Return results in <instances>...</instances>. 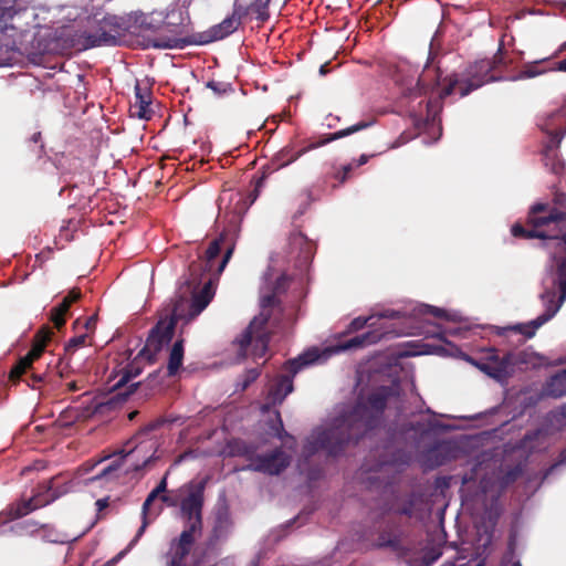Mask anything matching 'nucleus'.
Here are the masks:
<instances>
[{"instance_id": "1", "label": "nucleus", "mask_w": 566, "mask_h": 566, "mask_svg": "<svg viewBox=\"0 0 566 566\" xmlns=\"http://www.w3.org/2000/svg\"><path fill=\"white\" fill-rule=\"evenodd\" d=\"M395 395L390 386H380L367 396L358 395L348 410L337 416L329 428L314 432L306 441V458L324 450L338 457L348 447L356 446L368 432L380 426L389 398Z\"/></svg>"}, {"instance_id": "2", "label": "nucleus", "mask_w": 566, "mask_h": 566, "mask_svg": "<svg viewBox=\"0 0 566 566\" xmlns=\"http://www.w3.org/2000/svg\"><path fill=\"white\" fill-rule=\"evenodd\" d=\"M511 234L516 239H539V247L553 255L566 253V193L553 188L552 202H536L524 222H515Z\"/></svg>"}, {"instance_id": "3", "label": "nucleus", "mask_w": 566, "mask_h": 566, "mask_svg": "<svg viewBox=\"0 0 566 566\" xmlns=\"http://www.w3.org/2000/svg\"><path fill=\"white\" fill-rule=\"evenodd\" d=\"M218 277L216 269L203 262L201 256L192 261L188 266L187 275H185L186 291L181 292L174 302L169 319H174L176 323L179 318L186 316L192 318L199 315L212 301L213 285Z\"/></svg>"}, {"instance_id": "4", "label": "nucleus", "mask_w": 566, "mask_h": 566, "mask_svg": "<svg viewBox=\"0 0 566 566\" xmlns=\"http://www.w3.org/2000/svg\"><path fill=\"white\" fill-rule=\"evenodd\" d=\"M52 336L53 332L49 326H42L35 333L30 350L20 357L9 371L8 380L11 385L24 382L32 389H41L52 381L51 373L40 371L39 367H34V363L40 359Z\"/></svg>"}, {"instance_id": "5", "label": "nucleus", "mask_w": 566, "mask_h": 566, "mask_svg": "<svg viewBox=\"0 0 566 566\" xmlns=\"http://www.w3.org/2000/svg\"><path fill=\"white\" fill-rule=\"evenodd\" d=\"M467 360L488 376L496 380H503L512 375L513 366L532 365L535 367L541 364L542 357L526 350L520 352L518 354L506 352L501 357L499 350L491 347L483 349L482 356L479 359L467 356Z\"/></svg>"}, {"instance_id": "6", "label": "nucleus", "mask_w": 566, "mask_h": 566, "mask_svg": "<svg viewBox=\"0 0 566 566\" xmlns=\"http://www.w3.org/2000/svg\"><path fill=\"white\" fill-rule=\"evenodd\" d=\"M175 333L174 319L159 321L149 332L145 346L139 350L136 357L126 366L124 375L118 385L125 384L139 376L144 364H154L157 360L158 353L165 345L170 343Z\"/></svg>"}, {"instance_id": "7", "label": "nucleus", "mask_w": 566, "mask_h": 566, "mask_svg": "<svg viewBox=\"0 0 566 566\" xmlns=\"http://www.w3.org/2000/svg\"><path fill=\"white\" fill-rule=\"evenodd\" d=\"M208 480L203 478L200 481H190L180 488L179 517L184 524L182 531L202 535V511Z\"/></svg>"}, {"instance_id": "8", "label": "nucleus", "mask_w": 566, "mask_h": 566, "mask_svg": "<svg viewBox=\"0 0 566 566\" xmlns=\"http://www.w3.org/2000/svg\"><path fill=\"white\" fill-rule=\"evenodd\" d=\"M417 499L410 495L403 503L394 507L385 521L374 546L388 548L395 553H402L405 549L403 537L406 535L402 517L411 518L416 514Z\"/></svg>"}, {"instance_id": "9", "label": "nucleus", "mask_w": 566, "mask_h": 566, "mask_svg": "<svg viewBox=\"0 0 566 566\" xmlns=\"http://www.w3.org/2000/svg\"><path fill=\"white\" fill-rule=\"evenodd\" d=\"M321 359H326L324 353L317 348H311L296 358L289 359L283 368L286 374L279 375L270 386L266 397V407L281 405L289 394L294 389L293 378L303 368L314 365Z\"/></svg>"}, {"instance_id": "10", "label": "nucleus", "mask_w": 566, "mask_h": 566, "mask_svg": "<svg viewBox=\"0 0 566 566\" xmlns=\"http://www.w3.org/2000/svg\"><path fill=\"white\" fill-rule=\"evenodd\" d=\"M465 78L460 81L457 75H452L444 81L448 83L438 93L440 98L451 95L458 87L461 97L469 95L472 91L480 88L486 83L501 80L495 73L490 71L488 61L478 60L469 64L464 71Z\"/></svg>"}, {"instance_id": "11", "label": "nucleus", "mask_w": 566, "mask_h": 566, "mask_svg": "<svg viewBox=\"0 0 566 566\" xmlns=\"http://www.w3.org/2000/svg\"><path fill=\"white\" fill-rule=\"evenodd\" d=\"M270 319L268 313H260L234 340V344L238 345L239 357L245 358L251 355L254 358H261L265 355L271 338L266 328Z\"/></svg>"}, {"instance_id": "12", "label": "nucleus", "mask_w": 566, "mask_h": 566, "mask_svg": "<svg viewBox=\"0 0 566 566\" xmlns=\"http://www.w3.org/2000/svg\"><path fill=\"white\" fill-rule=\"evenodd\" d=\"M238 231L237 227L232 224L224 229L218 238L209 243L205 256H201L203 262L216 269V275H220L230 261L235 249Z\"/></svg>"}, {"instance_id": "13", "label": "nucleus", "mask_w": 566, "mask_h": 566, "mask_svg": "<svg viewBox=\"0 0 566 566\" xmlns=\"http://www.w3.org/2000/svg\"><path fill=\"white\" fill-rule=\"evenodd\" d=\"M126 32V23L117 15H105L97 21L95 30L84 31L86 48L117 44Z\"/></svg>"}, {"instance_id": "14", "label": "nucleus", "mask_w": 566, "mask_h": 566, "mask_svg": "<svg viewBox=\"0 0 566 566\" xmlns=\"http://www.w3.org/2000/svg\"><path fill=\"white\" fill-rule=\"evenodd\" d=\"M371 125H373L371 122L361 120V122H359L355 125H352L347 128L340 129V130L332 133V134H327L323 139L316 142V143H313L308 147L302 148L300 150H294L292 147H285L282 150H280L277 154L274 155L271 164L275 170L286 167L287 165H290L293 161H295L296 159H298L307 150H311V149L324 146L331 142L344 138L354 133L366 129Z\"/></svg>"}, {"instance_id": "15", "label": "nucleus", "mask_w": 566, "mask_h": 566, "mask_svg": "<svg viewBox=\"0 0 566 566\" xmlns=\"http://www.w3.org/2000/svg\"><path fill=\"white\" fill-rule=\"evenodd\" d=\"M541 301L545 307V312L543 314L526 324H517L510 327V329L524 335L526 338H532L541 326L546 324L556 315L564 303L554 287L546 289L541 294Z\"/></svg>"}, {"instance_id": "16", "label": "nucleus", "mask_w": 566, "mask_h": 566, "mask_svg": "<svg viewBox=\"0 0 566 566\" xmlns=\"http://www.w3.org/2000/svg\"><path fill=\"white\" fill-rule=\"evenodd\" d=\"M291 464V455L282 448H275L270 453L258 454L252 461L242 468L244 471H253L266 475H279Z\"/></svg>"}, {"instance_id": "17", "label": "nucleus", "mask_w": 566, "mask_h": 566, "mask_svg": "<svg viewBox=\"0 0 566 566\" xmlns=\"http://www.w3.org/2000/svg\"><path fill=\"white\" fill-rule=\"evenodd\" d=\"M76 399H83L80 406H70L60 413L57 422L62 428H70L76 422L85 421L103 408V403L97 402L90 392H85Z\"/></svg>"}, {"instance_id": "18", "label": "nucleus", "mask_w": 566, "mask_h": 566, "mask_svg": "<svg viewBox=\"0 0 566 566\" xmlns=\"http://www.w3.org/2000/svg\"><path fill=\"white\" fill-rule=\"evenodd\" d=\"M290 254L295 258L296 266L307 268L316 252V245L300 231L292 232L289 238Z\"/></svg>"}, {"instance_id": "19", "label": "nucleus", "mask_w": 566, "mask_h": 566, "mask_svg": "<svg viewBox=\"0 0 566 566\" xmlns=\"http://www.w3.org/2000/svg\"><path fill=\"white\" fill-rule=\"evenodd\" d=\"M492 551V537L486 535L479 539L476 547L468 554L459 555L453 562H447L441 566H485Z\"/></svg>"}, {"instance_id": "20", "label": "nucleus", "mask_w": 566, "mask_h": 566, "mask_svg": "<svg viewBox=\"0 0 566 566\" xmlns=\"http://www.w3.org/2000/svg\"><path fill=\"white\" fill-rule=\"evenodd\" d=\"M200 536V534L182 531L179 537L174 538L170 543L168 566H186L185 559L191 552L196 539Z\"/></svg>"}, {"instance_id": "21", "label": "nucleus", "mask_w": 566, "mask_h": 566, "mask_svg": "<svg viewBox=\"0 0 566 566\" xmlns=\"http://www.w3.org/2000/svg\"><path fill=\"white\" fill-rule=\"evenodd\" d=\"M52 486L48 483L38 486L36 492L28 501L21 503L12 514V518L22 517L30 512L43 507L56 499V495L51 493Z\"/></svg>"}, {"instance_id": "22", "label": "nucleus", "mask_w": 566, "mask_h": 566, "mask_svg": "<svg viewBox=\"0 0 566 566\" xmlns=\"http://www.w3.org/2000/svg\"><path fill=\"white\" fill-rule=\"evenodd\" d=\"M290 286V277L285 274L280 275L271 290V293L262 294L260 305L261 313H268L270 316L274 310L281 311L280 295L285 293Z\"/></svg>"}, {"instance_id": "23", "label": "nucleus", "mask_w": 566, "mask_h": 566, "mask_svg": "<svg viewBox=\"0 0 566 566\" xmlns=\"http://www.w3.org/2000/svg\"><path fill=\"white\" fill-rule=\"evenodd\" d=\"M81 298V290L78 287H73L67 295L63 297L61 303L51 308L49 318L55 328L61 329L65 325L70 307Z\"/></svg>"}, {"instance_id": "24", "label": "nucleus", "mask_w": 566, "mask_h": 566, "mask_svg": "<svg viewBox=\"0 0 566 566\" xmlns=\"http://www.w3.org/2000/svg\"><path fill=\"white\" fill-rule=\"evenodd\" d=\"M151 105V92L147 87H142L137 82L135 85V97L134 102L130 103L132 116H136L140 119H150L154 111Z\"/></svg>"}, {"instance_id": "25", "label": "nucleus", "mask_w": 566, "mask_h": 566, "mask_svg": "<svg viewBox=\"0 0 566 566\" xmlns=\"http://www.w3.org/2000/svg\"><path fill=\"white\" fill-rule=\"evenodd\" d=\"M259 446L253 442H248L241 438H232L227 441L224 452L229 457H242L252 463L256 457Z\"/></svg>"}, {"instance_id": "26", "label": "nucleus", "mask_w": 566, "mask_h": 566, "mask_svg": "<svg viewBox=\"0 0 566 566\" xmlns=\"http://www.w3.org/2000/svg\"><path fill=\"white\" fill-rule=\"evenodd\" d=\"M241 23V17L238 14L234 9L233 13L230 17H227L219 24L213 25L207 33V39L205 42H212L217 40H222L228 35L232 34Z\"/></svg>"}, {"instance_id": "27", "label": "nucleus", "mask_w": 566, "mask_h": 566, "mask_svg": "<svg viewBox=\"0 0 566 566\" xmlns=\"http://www.w3.org/2000/svg\"><path fill=\"white\" fill-rule=\"evenodd\" d=\"M232 527V520L229 507L223 505L217 509L211 531V539L219 541L226 537Z\"/></svg>"}, {"instance_id": "28", "label": "nucleus", "mask_w": 566, "mask_h": 566, "mask_svg": "<svg viewBox=\"0 0 566 566\" xmlns=\"http://www.w3.org/2000/svg\"><path fill=\"white\" fill-rule=\"evenodd\" d=\"M22 11L21 8L15 7V0H1L0 1V33L7 31H15L18 27L13 23H8L14 19Z\"/></svg>"}, {"instance_id": "29", "label": "nucleus", "mask_w": 566, "mask_h": 566, "mask_svg": "<svg viewBox=\"0 0 566 566\" xmlns=\"http://www.w3.org/2000/svg\"><path fill=\"white\" fill-rule=\"evenodd\" d=\"M543 394L552 398L566 396V368L557 371L546 380Z\"/></svg>"}, {"instance_id": "30", "label": "nucleus", "mask_w": 566, "mask_h": 566, "mask_svg": "<svg viewBox=\"0 0 566 566\" xmlns=\"http://www.w3.org/2000/svg\"><path fill=\"white\" fill-rule=\"evenodd\" d=\"M381 338L378 332H367L361 335H357L350 339L342 342L337 345L338 350H349L355 348H361L367 345L376 344Z\"/></svg>"}, {"instance_id": "31", "label": "nucleus", "mask_w": 566, "mask_h": 566, "mask_svg": "<svg viewBox=\"0 0 566 566\" xmlns=\"http://www.w3.org/2000/svg\"><path fill=\"white\" fill-rule=\"evenodd\" d=\"M184 339H177L174 343L168 357L167 375L169 377H174L179 373L184 361Z\"/></svg>"}, {"instance_id": "32", "label": "nucleus", "mask_w": 566, "mask_h": 566, "mask_svg": "<svg viewBox=\"0 0 566 566\" xmlns=\"http://www.w3.org/2000/svg\"><path fill=\"white\" fill-rule=\"evenodd\" d=\"M440 70L427 69L422 72L417 81L418 91L420 94H427L429 91H433L440 86Z\"/></svg>"}, {"instance_id": "33", "label": "nucleus", "mask_w": 566, "mask_h": 566, "mask_svg": "<svg viewBox=\"0 0 566 566\" xmlns=\"http://www.w3.org/2000/svg\"><path fill=\"white\" fill-rule=\"evenodd\" d=\"M189 42L185 39L177 36L158 35L154 39H148L146 48L154 49H182Z\"/></svg>"}, {"instance_id": "34", "label": "nucleus", "mask_w": 566, "mask_h": 566, "mask_svg": "<svg viewBox=\"0 0 566 566\" xmlns=\"http://www.w3.org/2000/svg\"><path fill=\"white\" fill-rule=\"evenodd\" d=\"M88 337V334H81L77 336L72 337L69 339V342L65 344L64 347V357L59 359V365L56 366L57 373L61 378L64 377V371L60 367L64 359L70 360L72 355L80 348L86 345V339Z\"/></svg>"}, {"instance_id": "35", "label": "nucleus", "mask_w": 566, "mask_h": 566, "mask_svg": "<svg viewBox=\"0 0 566 566\" xmlns=\"http://www.w3.org/2000/svg\"><path fill=\"white\" fill-rule=\"evenodd\" d=\"M160 496V494L154 489L146 497L145 502L143 503V509H142V513H143V523H142V526L139 527V530L137 531V534L135 536V539L134 542L138 541L140 538V536L144 534L147 525H148V521H147V514L149 512V509H150V505L153 504V502L158 497Z\"/></svg>"}, {"instance_id": "36", "label": "nucleus", "mask_w": 566, "mask_h": 566, "mask_svg": "<svg viewBox=\"0 0 566 566\" xmlns=\"http://www.w3.org/2000/svg\"><path fill=\"white\" fill-rule=\"evenodd\" d=\"M133 452L134 450H130L127 453L123 454L118 460H115L107 467L103 468L101 472L97 473L95 476L91 478L90 481H97L104 478H108L113 472L117 471L122 467L124 458L130 455Z\"/></svg>"}, {"instance_id": "37", "label": "nucleus", "mask_w": 566, "mask_h": 566, "mask_svg": "<svg viewBox=\"0 0 566 566\" xmlns=\"http://www.w3.org/2000/svg\"><path fill=\"white\" fill-rule=\"evenodd\" d=\"M504 54V44L503 41H501L496 53L491 59H483V61H488L490 63L491 72L495 73L497 70L506 66Z\"/></svg>"}, {"instance_id": "38", "label": "nucleus", "mask_w": 566, "mask_h": 566, "mask_svg": "<svg viewBox=\"0 0 566 566\" xmlns=\"http://www.w3.org/2000/svg\"><path fill=\"white\" fill-rule=\"evenodd\" d=\"M538 62L534 63H527L523 66L518 74V78H532L535 77L542 73H544V70H539L537 66Z\"/></svg>"}, {"instance_id": "39", "label": "nucleus", "mask_w": 566, "mask_h": 566, "mask_svg": "<svg viewBox=\"0 0 566 566\" xmlns=\"http://www.w3.org/2000/svg\"><path fill=\"white\" fill-rule=\"evenodd\" d=\"M269 0H255L251 4V10L258 13V19L265 21L269 18L266 12Z\"/></svg>"}, {"instance_id": "40", "label": "nucleus", "mask_w": 566, "mask_h": 566, "mask_svg": "<svg viewBox=\"0 0 566 566\" xmlns=\"http://www.w3.org/2000/svg\"><path fill=\"white\" fill-rule=\"evenodd\" d=\"M551 258L556 261V274L557 279L566 277V253L559 255H553L548 250H546Z\"/></svg>"}, {"instance_id": "41", "label": "nucleus", "mask_w": 566, "mask_h": 566, "mask_svg": "<svg viewBox=\"0 0 566 566\" xmlns=\"http://www.w3.org/2000/svg\"><path fill=\"white\" fill-rule=\"evenodd\" d=\"M501 566H522L520 560L515 559L514 544L509 545L507 552L503 555Z\"/></svg>"}, {"instance_id": "42", "label": "nucleus", "mask_w": 566, "mask_h": 566, "mask_svg": "<svg viewBox=\"0 0 566 566\" xmlns=\"http://www.w3.org/2000/svg\"><path fill=\"white\" fill-rule=\"evenodd\" d=\"M180 497H181V493H180V488H179L177 491H170V492L163 494L160 496V500L170 507H174V506L179 507Z\"/></svg>"}, {"instance_id": "43", "label": "nucleus", "mask_w": 566, "mask_h": 566, "mask_svg": "<svg viewBox=\"0 0 566 566\" xmlns=\"http://www.w3.org/2000/svg\"><path fill=\"white\" fill-rule=\"evenodd\" d=\"M440 555L441 553L434 549L424 551L421 556V562L412 566H430L440 557Z\"/></svg>"}, {"instance_id": "44", "label": "nucleus", "mask_w": 566, "mask_h": 566, "mask_svg": "<svg viewBox=\"0 0 566 566\" xmlns=\"http://www.w3.org/2000/svg\"><path fill=\"white\" fill-rule=\"evenodd\" d=\"M522 475V469L520 467H514L507 470L502 476L503 484L507 485L515 482Z\"/></svg>"}, {"instance_id": "45", "label": "nucleus", "mask_w": 566, "mask_h": 566, "mask_svg": "<svg viewBox=\"0 0 566 566\" xmlns=\"http://www.w3.org/2000/svg\"><path fill=\"white\" fill-rule=\"evenodd\" d=\"M353 169L354 164L345 165L334 174V178L337 179L340 184H344L348 179L349 174L353 171Z\"/></svg>"}, {"instance_id": "46", "label": "nucleus", "mask_w": 566, "mask_h": 566, "mask_svg": "<svg viewBox=\"0 0 566 566\" xmlns=\"http://www.w3.org/2000/svg\"><path fill=\"white\" fill-rule=\"evenodd\" d=\"M253 202L251 200L250 205ZM249 203L245 198L240 197L234 206V214L233 219H241L242 213L248 209Z\"/></svg>"}, {"instance_id": "47", "label": "nucleus", "mask_w": 566, "mask_h": 566, "mask_svg": "<svg viewBox=\"0 0 566 566\" xmlns=\"http://www.w3.org/2000/svg\"><path fill=\"white\" fill-rule=\"evenodd\" d=\"M368 321H369V317L359 316V317L354 318L348 326L349 332H357V331L364 328L367 325Z\"/></svg>"}, {"instance_id": "48", "label": "nucleus", "mask_w": 566, "mask_h": 566, "mask_svg": "<svg viewBox=\"0 0 566 566\" xmlns=\"http://www.w3.org/2000/svg\"><path fill=\"white\" fill-rule=\"evenodd\" d=\"M207 87L212 90L217 95H221L228 91V85L216 81H209Z\"/></svg>"}, {"instance_id": "49", "label": "nucleus", "mask_w": 566, "mask_h": 566, "mask_svg": "<svg viewBox=\"0 0 566 566\" xmlns=\"http://www.w3.org/2000/svg\"><path fill=\"white\" fill-rule=\"evenodd\" d=\"M547 130V134H549L551 138H552V142L555 143V144H559L563 139V137L566 135V127L565 128H560V129H552V130Z\"/></svg>"}, {"instance_id": "50", "label": "nucleus", "mask_w": 566, "mask_h": 566, "mask_svg": "<svg viewBox=\"0 0 566 566\" xmlns=\"http://www.w3.org/2000/svg\"><path fill=\"white\" fill-rule=\"evenodd\" d=\"M542 436V430L536 429L533 431H527L522 440L524 447H528V442L537 440Z\"/></svg>"}, {"instance_id": "51", "label": "nucleus", "mask_w": 566, "mask_h": 566, "mask_svg": "<svg viewBox=\"0 0 566 566\" xmlns=\"http://www.w3.org/2000/svg\"><path fill=\"white\" fill-rule=\"evenodd\" d=\"M276 418H277V422H276V426L273 427V429L276 430L275 436L279 439H283L285 436H289V434H287V432L283 428V422H282V419H281V416H280L279 411H276Z\"/></svg>"}, {"instance_id": "52", "label": "nucleus", "mask_w": 566, "mask_h": 566, "mask_svg": "<svg viewBox=\"0 0 566 566\" xmlns=\"http://www.w3.org/2000/svg\"><path fill=\"white\" fill-rule=\"evenodd\" d=\"M556 284L558 286V296L562 298V301L565 302V300H566V277L557 279Z\"/></svg>"}, {"instance_id": "53", "label": "nucleus", "mask_w": 566, "mask_h": 566, "mask_svg": "<svg viewBox=\"0 0 566 566\" xmlns=\"http://www.w3.org/2000/svg\"><path fill=\"white\" fill-rule=\"evenodd\" d=\"M429 312L434 316V317H438V318H448V313L446 310L443 308H439V307H434V306H430L429 307Z\"/></svg>"}, {"instance_id": "54", "label": "nucleus", "mask_w": 566, "mask_h": 566, "mask_svg": "<svg viewBox=\"0 0 566 566\" xmlns=\"http://www.w3.org/2000/svg\"><path fill=\"white\" fill-rule=\"evenodd\" d=\"M167 475L168 472L164 475L158 485L155 488V490L160 494V496L167 493Z\"/></svg>"}, {"instance_id": "55", "label": "nucleus", "mask_w": 566, "mask_h": 566, "mask_svg": "<svg viewBox=\"0 0 566 566\" xmlns=\"http://www.w3.org/2000/svg\"><path fill=\"white\" fill-rule=\"evenodd\" d=\"M96 323H97L96 316L95 315L90 316L88 318L85 319L84 327L86 328L87 332H93L96 327Z\"/></svg>"}, {"instance_id": "56", "label": "nucleus", "mask_w": 566, "mask_h": 566, "mask_svg": "<svg viewBox=\"0 0 566 566\" xmlns=\"http://www.w3.org/2000/svg\"><path fill=\"white\" fill-rule=\"evenodd\" d=\"M260 373L258 369H250L247 373V379L244 382V387H247L250 382L254 381L259 377Z\"/></svg>"}, {"instance_id": "57", "label": "nucleus", "mask_w": 566, "mask_h": 566, "mask_svg": "<svg viewBox=\"0 0 566 566\" xmlns=\"http://www.w3.org/2000/svg\"><path fill=\"white\" fill-rule=\"evenodd\" d=\"M153 459H154V457H153V455H150L149 458H147L146 460H144L142 464H136V465H134L133 470H134V471H139V470H142V469L147 468V467H148V464L153 461Z\"/></svg>"}, {"instance_id": "58", "label": "nucleus", "mask_w": 566, "mask_h": 566, "mask_svg": "<svg viewBox=\"0 0 566 566\" xmlns=\"http://www.w3.org/2000/svg\"><path fill=\"white\" fill-rule=\"evenodd\" d=\"M95 504H96L97 510L101 512L108 506V499L107 497L99 499L96 501Z\"/></svg>"}, {"instance_id": "59", "label": "nucleus", "mask_w": 566, "mask_h": 566, "mask_svg": "<svg viewBox=\"0 0 566 566\" xmlns=\"http://www.w3.org/2000/svg\"><path fill=\"white\" fill-rule=\"evenodd\" d=\"M373 156L374 155H371V157ZM369 158H370V156H368V155H365V154L360 155V157L358 158L357 163L354 165V168L367 164Z\"/></svg>"}, {"instance_id": "60", "label": "nucleus", "mask_w": 566, "mask_h": 566, "mask_svg": "<svg viewBox=\"0 0 566 566\" xmlns=\"http://www.w3.org/2000/svg\"><path fill=\"white\" fill-rule=\"evenodd\" d=\"M562 464H566V448L563 451H560L557 462H556V465H562Z\"/></svg>"}, {"instance_id": "61", "label": "nucleus", "mask_w": 566, "mask_h": 566, "mask_svg": "<svg viewBox=\"0 0 566 566\" xmlns=\"http://www.w3.org/2000/svg\"><path fill=\"white\" fill-rule=\"evenodd\" d=\"M554 70L560 71V72H566V59L557 62Z\"/></svg>"}, {"instance_id": "62", "label": "nucleus", "mask_w": 566, "mask_h": 566, "mask_svg": "<svg viewBox=\"0 0 566 566\" xmlns=\"http://www.w3.org/2000/svg\"><path fill=\"white\" fill-rule=\"evenodd\" d=\"M555 412L560 418L566 419V403L562 405Z\"/></svg>"}, {"instance_id": "63", "label": "nucleus", "mask_w": 566, "mask_h": 566, "mask_svg": "<svg viewBox=\"0 0 566 566\" xmlns=\"http://www.w3.org/2000/svg\"><path fill=\"white\" fill-rule=\"evenodd\" d=\"M164 422H165L164 419H158L149 424V429L155 430V429L159 428Z\"/></svg>"}, {"instance_id": "64", "label": "nucleus", "mask_w": 566, "mask_h": 566, "mask_svg": "<svg viewBox=\"0 0 566 566\" xmlns=\"http://www.w3.org/2000/svg\"><path fill=\"white\" fill-rule=\"evenodd\" d=\"M566 51V41L559 45L558 50L555 52L554 56L559 55L560 53Z\"/></svg>"}]
</instances>
